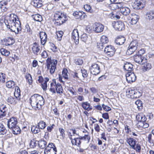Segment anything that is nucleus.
Wrapping results in <instances>:
<instances>
[{"label":"nucleus","mask_w":154,"mask_h":154,"mask_svg":"<svg viewBox=\"0 0 154 154\" xmlns=\"http://www.w3.org/2000/svg\"><path fill=\"white\" fill-rule=\"evenodd\" d=\"M10 19L7 22V24L5 22L7 28L11 31L14 32L16 34H20L22 27L17 16L12 14H10Z\"/></svg>","instance_id":"1"},{"label":"nucleus","mask_w":154,"mask_h":154,"mask_svg":"<svg viewBox=\"0 0 154 154\" xmlns=\"http://www.w3.org/2000/svg\"><path fill=\"white\" fill-rule=\"evenodd\" d=\"M29 103L34 109L35 110H39L44 104L45 100L42 96L35 94L30 98Z\"/></svg>","instance_id":"2"},{"label":"nucleus","mask_w":154,"mask_h":154,"mask_svg":"<svg viewBox=\"0 0 154 154\" xmlns=\"http://www.w3.org/2000/svg\"><path fill=\"white\" fill-rule=\"evenodd\" d=\"M54 17L56 22V25L60 26L65 23L68 18L66 14L60 11H56L54 13Z\"/></svg>","instance_id":"3"},{"label":"nucleus","mask_w":154,"mask_h":154,"mask_svg":"<svg viewBox=\"0 0 154 154\" xmlns=\"http://www.w3.org/2000/svg\"><path fill=\"white\" fill-rule=\"evenodd\" d=\"M138 121L137 126L138 128H146L149 126V124L146 122L147 118L142 113L138 114L136 117Z\"/></svg>","instance_id":"4"},{"label":"nucleus","mask_w":154,"mask_h":154,"mask_svg":"<svg viewBox=\"0 0 154 154\" xmlns=\"http://www.w3.org/2000/svg\"><path fill=\"white\" fill-rule=\"evenodd\" d=\"M139 47V44L137 41L136 40L132 41L130 44L126 52V54L128 55L131 54L137 49Z\"/></svg>","instance_id":"5"},{"label":"nucleus","mask_w":154,"mask_h":154,"mask_svg":"<svg viewBox=\"0 0 154 154\" xmlns=\"http://www.w3.org/2000/svg\"><path fill=\"white\" fill-rule=\"evenodd\" d=\"M126 93L127 95L131 98H138L141 95L140 92L137 90H133L131 88L128 89Z\"/></svg>","instance_id":"6"},{"label":"nucleus","mask_w":154,"mask_h":154,"mask_svg":"<svg viewBox=\"0 0 154 154\" xmlns=\"http://www.w3.org/2000/svg\"><path fill=\"white\" fill-rule=\"evenodd\" d=\"M133 58L135 62L140 64H143L147 62L146 58L141 55L137 54L134 55Z\"/></svg>","instance_id":"7"},{"label":"nucleus","mask_w":154,"mask_h":154,"mask_svg":"<svg viewBox=\"0 0 154 154\" xmlns=\"http://www.w3.org/2000/svg\"><path fill=\"white\" fill-rule=\"evenodd\" d=\"M91 73L93 75L98 74L100 71L99 66L97 64H93L90 68Z\"/></svg>","instance_id":"8"},{"label":"nucleus","mask_w":154,"mask_h":154,"mask_svg":"<svg viewBox=\"0 0 154 154\" xmlns=\"http://www.w3.org/2000/svg\"><path fill=\"white\" fill-rule=\"evenodd\" d=\"M113 27L116 30L122 31L125 29V25L121 21H114L112 23Z\"/></svg>","instance_id":"9"},{"label":"nucleus","mask_w":154,"mask_h":154,"mask_svg":"<svg viewBox=\"0 0 154 154\" xmlns=\"http://www.w3.org/2000/svg\"><path fill=\"white\" fill-rule=\"evenodd\" d=\"M104 52L109 57L112 56L115 52L114 47L112 45L106 46L104 50Z\"/></svg>","instance_id":"10"},{"label":"nucleus","mask_w":154,"mask_h":154,"mask_svg":"<svg viewBox=\"0 0 154 154\" xmlns=\"http://www.w3.org/2000/svg\"><path fill=\"white\" fill-rule=\"evenodd\" d=\"M126 79L128 82H134L136 79V76L134 73L132 72H128L126 74Z\"/></svg>","instance_id":"11"},{"label":"nucleus","mask_w":154,"mask_h":154,"mask_svg":"<svg viewBox=\"0 0 154 154\" xmlns=\"http://www.w3.org/2000/svg\"><path fill=\"white\" fill-rule=\"evenodd\" d=\"M73 16L76 19L82 20L86 18L87 16L83 11H76L73 13Z\"/></svg>","instance_id":"12"},{"label":"nucleus","mask_w":154,"mask_h":154,"mask_svg":"<svg viewBox=\"0 0 154 154\" xmlns=\"http://www.w3.org/2000/svg\"><path fill=\"white\" fill-rule=\"evenodd\" d=\"M17 119L15 117H12L8 120L7 123L8 127L10 129L17 125Z\"/></svg>","instance_id":"13"},{"label":"nucleus","mask_w":154,"mask_h":154,"mask_svg":"<svg viewBox=\"0 0 154 154\" xmlns=\"http://www.w3.org/2000/svg\"><path fill=\"white\" fill-rule=\"evenodd\" d=\"M93 30L97 33L102 32L104 29V26L100 23H96L93 26Z\"/></svg>","instance_id":"14"},{"label":"nucleus","mask_w":154,"mask_h":154,"mask_svg":"<svg viewBox=\"0 0 154 154\" xmlns=\"http://www.w3.org/2000/svg\"><path fill=\"white\" fill-rule=\"evenodd\" d=\"M143 0H136L133 5L134 8L137 10L141 9L144 7Z\"/></svg>","instance_id":"15"},{"label":"nucleus","mask_w":154,"mask_h":154,"mask_svg":"<svg viewBox=\"0 0 154 154\" xmlns=\"http://www.w3.org/2000/svg\"><path fill=\"white\" fill-rule=\"evenodd\" d=\"M72 38L76 45L79 44V36L78 31L77 29H74L73 31Z\"/></svg>","instance_id":"16"},{"label":"nucleus","mask_w":154,"mask_h":154,"mask_svg":"<svg viewBox=\"0 0 154 154\" xmlns=\"http://www.w3.org/2000/svg\"><path fill=\"white\" fill-rule=\"evenodd\" d=\"M39 34L41 44L44 45L47 41V35L45 32L43 31L40 32Z\"/></svg>","instance_id":"17"},{"label":"nucleus","mask_w":154,"mask_h":154,"mask_svg":"<svg viewBox=\"0 0 154 154\" xmlns=\"http://www.w3.org/2000/svg\"><path fill=\"white\" fill-rule=\"evenodd\" d=\"M130 18L131 20L130 23L131 25H134L137 23L139 19V16L138 15L133 13L131 14V17Z\"/></svg>","instance_id":"18"},{"label":"nucleus","mask_w":154,"mask_h":154,"mask_svg":"<svg viewBox=\"0 0 154 154\" xmlns=\"http://www.w3.org/2000/svg\"><path fill=\"white\" fill-rule=\"evenodd\" d=\"M126 141L132 149H135V146L136 143V140L131 137L127 138Z\"/></svg>","instance_id":"19"},{"label":"nucleus","mask_w":154,"mask_h":154,"mask_svg":"<svg viewBox=\"0 0 154 154\" xmlns=\"http://www.w3.org/2000/svg\"><path fill=\"white\" fill-rule=\"evenodd\" d=\"M123 67L124 70L128 72H131L133 70V65L129 62H126L125 64Z\"/></svg>","instance_id":"20"},{"label":"nucleus","mask_w":154,"mask_h":154,"mask_svg":"<svg viewBox=\"0 0 154 154\" xmlns=\"http://www.w3.org/2000/svg\"><path fill=\"white\" fill-rule=\"evenodd\" d=\"M32 50L34 54L38 55L40 51V47L38 44L35 42L33 44Z\"/></svg>","instance_id":"21"},{"label":"nucleus","mask_w":154,"mask_h":154,"mask_svg":"<svg viewBox=\"0 0 154 154\" xmlns=\"http://www.w3.org/2000/svg\"><path fill=\"white\" fill-rule=\"evenodd\" d=\"M43 2L40 0H33L31 2V4L35 7L39 8L43 5Z\"/></svg>","instance_id":"22"},{"label":"nucleus","mask_w":154,"mask_h":154,"mask_svg":"<svg viewBox=\"0 0 154 154\" xmlns=\"http://www.w3.org/2000/svg\"><path fill=\"white\" fill-rule=\"evenodd\" d=\"M146 18L149 20L154 19V10L147 12L145 14Z\"/></svg>","instance_id":"23"},{"label":"nucleus","mask_w":154,"mask_h":154,"mask_svg":"<svg viewBox=\"0 0 154 154\" xmlns=\"http://www.w3.org/2000/svg\"><path fill=\"white\" fill-rule=\"evenodd\" d=\"M125 41V38L122 36L118 37L115 40V42L117 45H121L123 44Z\"/></svg>","instance_id":"24"},{"label":"nucleus","mask_w":154,"mask_h":154,"mask_svg":"<svg viewBox=\"0 0 154 154\" xmlns=\"http://www.w3.org/2000/svg\"><path fill=\"white\" fill-rule=\"evenodd\" d=\"M120 11L123 15L127 16L130 13L131 10L129 8L124 6L121 8Z\"/></svg>","instance_id":"25"},{"label":"nucleus","mask_w":154,"mask_h":154,"mask_svg":"<svg viewBox=\"0 0 154 154\" xmlns=\"http://www.w3.org/2000/svg\"><path fill=\"white\" fill-rule=\"evenodd\" d=\"M82 106L84 109L88 111L91 110L92 109V106H91L90 103L87 102L82 103Z\"/></svg>","instance_id":"26"},{"label":"nucleus","mask_w":154,"mask_h":154,"mask_svg":"<svg viewBox=\"0 0 154 154\" xmlns=\"http://www.w3.org/2000/svg\"><path fill=\"white\" fill-rule=\"evenodd\" d=\"M7 108L5 105H2L0 108V110L2 113L0 114V119L2 118L6 115V111Z\"/></svg>","instance_id":"27"},{"label":"nucleus","mask_w":154,"mask_h":154,"mask_svg":"<svg viewBox=\"0 0 154 154\" xmlns=\"http://www.w3.org/2000/svg\"><path fill=\"white\" fill-rule=\"evenodd\" d=\"M55 91L57 94H61L63 93V89L61 85L58 83H56Z\"/></svg>","instance_id":"28"},{"label":"nucleus","mask_w":154,"mask_h":154,"mask_svg":"<svg viewBox=\"0 0 154 154\" xmlns=\"http://www.w3.org/2000/svg\"><path fill=\"white\" fill-rule=\"evenodd\" d=\"M8 1H1L0 2V8L4 11H6L8 9L7 5Z\"/></svg>","instance_id":"29"},{"label":"nucleus","mask_w":154,"mask_h":154,"mask_svg":"<svg viewBox=\"0 0 154 154\" xmlns=\"http://www.w3.org/2000/svg\"><path fill=\"white\" fill-rule=\"evenodd\" d=\"M14 95L18 100H20V91L19 88L18 86H16L15 87Z\"/></svg>","instance_id":"30"},{"label":"nucleus","mask_w":154,"mask_h":154,"mask_svg":"<svg viewBox=\"0 0 154 154\" xmlns=\"http://www.w3.org/2000/svg\"><path fill=\"white\" fill-rule=\"evenodd\" d=\"M53 82H51L50 84V88L49 91L52 92L53 93H55V86L56 85V82L55 79L53 80Z\"/></svg>","instance_id":"31"},{"label":"nucleus","mask_w":154,"mask_h":154,"mask_svg":"<svg viewBox=\"0 0 154 154\" xmlns=\"http://www.w3.org/2000/svg\"><path fill=\"white\" fill-rule=\"evenodd\" d=\"M108 42V40L107 37L105 35H103L100 38V46L103 47L104 44L107 43Z\"/></svg>","instance_id":"32"},{"label":"nucleus","mask_w":154,"mask_h":154,"mask_svg":"<svg viewBox=\"0 0 154 154\" xmlns=\"http://www.w3.org/2000/svg\"><path fill=\"white\" fill-rule=\"evenodd\" d=\"M57 152V150L56 148H54L53 149H49L46 148L45 149L44 153L45 154H56Z\"/></svg>","instance_id":"33"},{"label":"nucleus","mask_w":154,"mask_h":154,"mask_svg":"<svg viewBox=\"0 0 154 154\" xmlns=\"http://www.w3.org/2000/svg\"><path fill=\"white\" fill-rule=\"evenodd\" d=\"M38 145L40 148L45 149L46 147L47 143L46 141L41 140L38 141Z\"/></svg>","instance_id":"34"},{"label":"nucleus","mask_w":154,"mask_h":154,"mask_svg":"<svg viewBox=\"0 0 154 154\" xmlns=\"http://www.w3.org/2000/svg\"><path fill=\"white\" fill-rule=\"evenodd\" d=\"M10 129L12 130L13 133L15 134H17L20 133L21 130L19 127L17 125L13 128H11Z\"/></svg>","instance_id":"35"},{"label":"nucleus","mask_w":154,"mask_h":154,"mask_svg":"<svg viewBox=\"0 0 154 154\" xmlns=\"http://www.w3.org/2000/svg\"><path fill=\"white\" fill-rule=\"evenodd\" d=\"M15 83L12 80L8 81L6 83V86L9 88H14Z\"/></svg>","instance_id":"36"},{"label":"nucleus","mask_w":154,"mask_h":154,"mask_svg":"<svg viewBox=\"0 0 154 154\" xmlns=\"http://www.w3.org/2000/svg\"><path fill=\"white\" fill-rule=\"evenodd\" d=\"M38 142L35 139L31 140L29 144L30 147L31 148H35L38 145Z\"/></svg>","instance_id":"37"},{"label":"nucleus","mask_w":154,"mask_h":154,"mask_svg":"<svg viewBox=\"0 0 154 154\" xmlns=\"http://www.w3.org/2000/svg\"><path fill=\"white\" fill-rule=\"evenodd\" d=\"M16 99H17L16 97L14 98L11 96H9L8 97L7 101L9 103L14 104L16 103Z\"/></svg>","instance_id":"38"},{"label":"nucleus","mask_w":154,"mask_h":154,"mask_svg":"<svg viewBox=\"0 0 154 154\" xmlns=\"http://www.w3.org/2000/svg\"><path fill=\"white\" fill-rule=\"evenodd\" d=\"M7 132V130L2 124L0 123V134H6Z\"/></svg>","instance_id":"39"},{"label":"nucleus","mask_w":154,"mask_h":154,"mask_svg":"<svg viewBox=\"0 0 154 154\" xmlns=\"http://www.w3.org/2000/svg\"><path fill=\"white\" fill-rule=\"evenodd\" d=\"M46 126V123L43 121L41 120L38 123L37 126L41 129H44Z\"/></svg>","instance_id":"40"},{"label":"nucleus","mask_w":154,"mask_h":154,"mask_svg":"<svg viewBox=\"0 0 154 154\" xmlns=\"http://www.w3.org/2000/svg\"><path fill=\"white\" fill-rule=\"evenodd\" d=\"M49 80V79L48 77H45L44 78V82L41 83L42 87L44 91H46L47 89V82Z\"/></svg>","instance_id":"41"},{"label":"nucleus","mask_w":154,"mask_h":154,"mask_svg":"<svg viewBox=\"0 0 154 154\" xmlns=\"http://www.w3.org/2000/svg\"><path fill=\"white\" fill-rule=\"evenodd\" d=\"M146 63L145 64L144 63V65L143 66L142 69L144 71H146L150 69L152 67L150 63Z\"/></svg>","instance_id":"42"},{"label":"nucleus","mask_w":154,"mask_h":154,"mask_svg":"<svg viewBox=\"0 0 154 154\" xmlns=\"http://www.w3.org/2000/svg\"><path fill=\"white\" fill-rule=\"evenodd\" d=\"M31 131L33 133L36 134L40 132V129L37 126H33L31 128Z\"/></svg>","instance_id":"43"},{"label":"nucleus","mask_w":154,"mask_h":154,"mask_svg":"<svg viewBox=\"0 0 154 154\" xmlns=\"http://www.w3.org/2000/svg\"><path fill=\"white\" fill-rule=\"evenodd\" d=\"M32 17L35 21L40 22L42 20L41 15L38 14H36L32 15Z\"/></svg>","instance_id":"44"},{"label":"nucleus","mask_w":154,"mask_h":154,"mask_svg":"<svg viewBox=\"0 0 154 154\" xmlns=\"http://www.w3.org/2000/svg\"><path fill=\"white\" fill-rule=\"evenodd\" d=\"M135 104L139 110H140L142 109L143 103L140 100H138L136 101Z\"/></svg>","instance_id":"45"},{"label":"nucleus","mask_w":154,"mask_h":154,"mask_svg":"<svg viewBox=\"0 0 154 154\" xmlns=\"http://www.w3.org/2000/svg\"><path fill=\"white\" fill-rule=\"evenodd\" d=\"M152 134H149L147 136V141L150 143L151 145L153 146H154V140L152 139Z\"/></svg>","instance_id":"46"},{"label":"nucleus","mask_w":154,"mask_h":154,"mask_svg":"<svg viewBox=\"0 0 154 154\" xmlns=\"http://www.w3.org/2000/svg\"><path fill=\"white\" fill-rule=\"evenodd\" d=\"M26 78L29 85H31L32 82V78L31 75L29 74H28L26 75Z\"/></svg>","instance_id":"47"},{"label":"nucleus","mask_w":154,"mask_h":154,"mask_svg":"<svg viewBox=\"0 0 154 154\" xmlns=\"http://www.w3.org/2000/svg\"><path fill=\"white\" fill-rule=\"evenodd\" d=\"M0 52L2 55L6 56H8L10 54L9 51L4 48L1 49Z\"/></svg>","instance_id":"48"},{"label":"nucleus","mask_w":154,"mask_h":154,"mask_svg":"<svg viewBox=\"0 0 154 154\" xmlns=\"http://www.w3.org/2000/svg\"><path fill=\"white\" fill-rule=\"evenodd\" d=\"M84 8L87 12H88L90 13H92L93 11L91 9V7L89 5L86 4L84 5Z\"/></svg>","instance_id":"49"},{"label":"nucleus","mask_w":154,"mask_h":154,"mask_svg":"<svg viewBox=\"0 0 154 154\" xmlns=\"http://www.w3.org/2000/svg\"><path fill=\"white\" fill-rule=\"evenodd\" d=\"M67 72L68 71L66 69H63L62 72V76L66 79H68Z\"/></svg>","instance_id":"50"},{"label":"nucleus","mask_w":154,"mask_h":154,"mask_svg":"<svg viewBox=\"0 0 154 154\" xmlns=\"http://www.w3.org/2000/svg\"><path fill=\"white\" fill-rule=\"evenodd\" d=\"M5 74L3 73H0V82L4 83L5 82Z\"/></svg>","instance_id":"51"},{"label":"nucleus","mask_w":154,"mask_h":154,"mask_svg":"<svg viewBox=\"0 0 154 154\" xmlns=\"http://www.w3.org/2000/svg\"><path fill=\"white\" fill-rule=\"evenodd\" d=\"M109 8L112 10H115L118 9L117 3H114L109 5Z\"/></svg>","instance_id":"52"},{"label":"nucleus","mask_w":154,"mask_h":154,"mask_svg":"<svg viewBox=\"0 0 154 154\" xmlns=\"http://www.w3.org/2000/svg\"><path fill=\"white\" fill-rule=\"evenodd\" d=\"M46 66L47 69H50L51 65H52L51 60V58L48 57L46 60Z\"/></svg>","instance_id":"53"},{"label":"nucleus","mask_w":154,"mask_h":154,"mask_svg":"<svg viewBox=\"0 0 154 154\" xmlns=\"http://www.w3.org/2000/svg\"><path fill=\"white\" fill-rule=\"evenodd\" d=\"M83 62V60L81 58L76 59L75 60V63L78 65H82Z\"/></svg>","instance_id":"54"},{"label":"nucleus","mask_w":154,"mask_h":154,"mask_svg":"<svg viewBox=\"0 0 154 154\" xmlns=\"http://www.w3.org/2000/svg\"><path fill=\"white\" fill-rule=\"evenodd\" d=\"M88 38L87 35L86 33H84L81 35V39L82 41L85 42L87 40Z\"/></svg>","instance_id":"55"},{"label":"nucleus","mask_w":154,"mask_h":154,"mask_svg":"<svg viewBox=\"0 0 154 154\" xmlns=\"http://www.w3.org/2000/svg\"><path fill=\"white\" fill-rule=\"evenodd\" d=\"M63 34V32L62 31H59L57 32V36L58 40L60 41Z\"/></svg>","instance_id":"56"},{"label":"nucleus","mask_w":154,"mask_h":154,"mask_svg":"<svg viewBox=\"0 0 154 154\" xmlns=\"http://www.w3.org/2000/svg\"><path fill=\"white\" fill-rule=\"evenodd\" d=\"M54 148H56L54 144L52 143H49L48 145L46 147L45 149L47 148V149H53Z\"/></svg>","instance_id":"57"},{"label":"nucleus","mask_w":154,"mask_h":154,"mask_svg":"<svg viewBox=\"0 0 154 154\" xmlns=\"http://www.w3.org/2000/svg\"><path fill=\"white\" fill-rule=\"evenodd\" d=\"M81 71L83 77L85 78L88 76V74L86 70L84 69H81Z\"/></svg>","instance_id":"58"},{"label":"nucleus","mask_w":154,"mask_h":154,"mask_svg":"<svg viewBox=\"0 0 154 154\" xmlns=\"http://www.w3.org/2000/svg\"><path fill=\"white\" fill-rule=\"evenodd\" d=\"M26 30L27 32L29 33V35H31L32 33V30L31 29L29 26L28 25H26Z\"/></svg>","instance_id":"59"},{"label":"nucleus","mask_w":154,"mask_h":154,"mask_svg":"<svg viewBox=\"0 0 154 154\" xmlns=\"http://www.w3.org/2000/svg\"><path fill=\"white\" fill-rule=\"evenodd\" d=\"M102 107H103V109L106 111H109L111 110V109L110 107L109 106L105 105L104 104L102 105Z\"/></svg>","instance_id":"60"},{"label":"nucleus","mask_w":154,"mask_h":154,"mask_svg":"<svg viewBox=\"0 0 154 154\" xmlns=\"http://www.w3.org/2000/svg\"><path fill=\"white\" fill-rule=\"evenodd\" d=\"M56 67L55 66H53L52 65L51 66V67L50 69V72L51 74H53L56 69Z\"/></svg>","instance_id":"61"},{"label":"nucleus","mask_w":154,"mask_h":154,"mask_svg":"<svg viewBox=\"0 0 154 154\" xmlns=\"http://www.w3.org/2000/svg\"><path fill=\"white\" fill-rule=\"evenodd\" d=\"M94 129L97 132H99L100 128L99 125L97 124H95L94 125Z\"/></svg>","instance_id":"62"},{"label":"nucleus","mask_w":154,"mask_h":154,"mask_svg":"<svg viewBox=\"0 0 154 154\" xmlns=\"http://www.w3.org/2000/svg\"><path fill=\"white\" fill-rule=\"evenodd\" d=\"M135 145L136 146L135 147V150L137 152H140L141 150V147L140 144H136Z\"/></svg>","instance_id":"63"},{"label":"nucleus","mask_w":154,"mask_h":154,"mask_svg":"<svg viewBox=\"0 0 154 154\" xmlns=\"http://www.w3.org/2000/svg\"><path fill=\"white\" fill-rule=\"evenodd\" d=\"M42 57L43 58H46L48 56V54L47 52L44 51L41 54Z\"/></svg>","instance_id":"64"}]
</instances>
